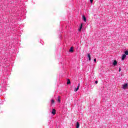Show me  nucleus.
Wrapping results in <instances>:
<instances>
[{
    "label": "nucleus",
    "instance_id": "f257e3e1",
    "mask_svg": "<svg viewBox=\"0 0 128 128\" xmlns=\"http://www.w3.org/2000/svg\"><path fill=\"white\" fill-rule=\"evenodd\" d=\"M80 84L79 83V84H78V86H77V88H74V92H78V90H80Z\"/></svg>",
    "mask_w": 128,
    "mask_h": 128
},
{
    "label": "nucleus",
    "instance_id": "f03ea898",
    "mask_svg": "<svg viewBox=\"0 0 128 128\" xmlns=\"http://www.w3.org/2000/svg\"><path fill=\"white\" fill-rule=\"evenodd\" d=\"M126 88H128V84H126L122 85V88H124V90H126Z\"/></svg>",
    "mask_w": 128,
    "mask_h": 128
},
{
    "label": "nucleus",
    "instance_id": "7ed1b4c3",
    "mask_svg": "<svg viewBox=\"0 0 128 128\" xmlns=\"http://www.w3.org/2000/svg\"><path fill=\"white\" fill-rule=\"evenodd\" d=\"M126 58V54H123L122 58V60H124Z\"/></svg>",
    "mask_w": 128,
    "mask_h": 128
},
{
    "label": "nucleus",
    "instance_id": "20e7f679",
    "mask_svg": "<svg viewBox=\"0 0 128 128\" xmlns=\"http://www.w3.org/2000/svg\"><path fill=\"white\" fill-rule=\"evenodd\" d=\"M70 52H74V47H71L69 50Z\"/></svg>",
    "mask_w": 128,
    "mask_h": 128
},
{
    "label": "nucleus",
    "instance_id": "39448f33",
    "mask_svg": "<svg viewBox=\"0 0 128 128\" xmlns=\"http://www.w3.org/2000/svg\"><path fill=\"white\" fill-rule=\"evenodd\" d=\"M118 64V62L116 61V60H114L113 62V66H116Z\"/></svg>",
    "mask_w": 128,
    "mask_h": 128
},
{
    "label": "nucleus",
    "instance_id": "423d86ee",
    "mask_svg": "<svg viewBox=\"0 0 128 128\" xmlns=\"http://www.w3.org/2000/svg\"><path fill=\"white\" fill-rule=\"evenodd\" d=\"M82 20H84L85 22H86V16H82Z\"/></svg>",
    "mask_w": 128,
    "mask_h": 128
},
{
    "label": "nucleus",
    "instance_id": "0eeeda50",
    "mask_svg": "<svg viewBox=\"0 0 128 128\" xmlns=\"http://www.w3.org/2000/svg\"><path fill=\"white\" fill-rule=\"evenodd\" d=\"M52 114H56V110L55 109H52Z\"/></svg>",
    "mask_w": 128,
    "mask_h": 128
},
{
    "label": "nucleus",
    "instance_id": "6e6552de",
    "mask_svg": "<svg viewBox=\"0 0 128 128\" xmlns=\"http://www.w3.org/2000/svg\"><path fill=\"white\" fill-rule=\"evenodd\" d=\"M57 101L58 102H60V96H58Z\"/></svg>",
    "mask_w": 128,
    "mask_h": 128
},
{
    "label": "nucleus",
    "instance_id": "1a4fd4ad",
    "mask_svg": "<svg viewBox=\"0 0 128 128\" xmlns=\"http://www.w3.org/2000/svg\"><path fill=\"white\" fill-rule=\"evenodd\" d=\"M88 58H89V60H92V58H90V54H88Z\"/></svg>",
    "mask_w": 128,
    "mask_h": 128
},
{
    "label": "nucleus",
    "instance_id": "9d476101",
    "mask_svg": "<svg viewBox=\"0 0 128 128\" xmlns=\"http://www.w3.org/2000/svg\"><path fill=\"white\" fill-rule=\"evenodd\" d=\"M82 24H81L80 28L78 29L79 32H80V30H82Z\"/></svg>",
    "mask_w": 128,
    "mask_h": 128
},
{
    "label": "nucleus",
    "instance_id": "9b49d317",
    "mask_svg": "<svg viewBox=\"0 0 128 128\" xmlns=\"http://www.w3.org/2000/svg\"><path fill=\"white\" fill-rule=\"evenodd\" d=\"M70 84V79L67 80V84Z\"/></svg>",
    "mask_w": 128,
    "mask_h": 128
},
{
    "label": "nucleus",
    "instance_id": "f8f14e48",
    "mask_svg": "<svg viewBox=\"0 0 128 128\" xmlns=\"http://www.w3.org/2000/svg\"><path fill=\"white\" fill-rule=\"evenodd\" d=\"M80 128V123L78 122H77L76 128Z\"/></svg>",
    "mask_w": 128,
    "mask_h": 128
},
{
    "label": "nucleus",
    "instance_id": "ddd939ff",
    "mask_svg": "<svg viewBox=\"0 0 128 128\" xmlns=\"http://www.w3.org/2000/svg\"><path fill=\"white\" fill-rule=\"evenodd\" d=\"M126 56H128V50H126L124 52Z\"/></svg>",
    "mask_w": 128,
    "mask_h": 128
},
{
    "label": "nucleus",
    "instance_id": "4468645a",
    "mask_svg": "<svg viewBox=\"0 0 128 128\" xmlns=\"http://www.w3.org/2000/svg\"><path fill=\"white\" fill-rule=\"evenodd\" d=\"M51 102H52V104H54V100H51Z\"/></svg>",
    "mask_w": 128,
    "mask_h": 128
},
{
    "label": "nucleus",
    "instance_id": "2eb2a0df",
    "mask_svg": "<svg viewBox=\"0 0 128 128\" xmlns=\"http://www.w3.org/2000/svg\"><path fill=\"white\" fill-rule=\"evenodd\" d=\"M94 62H96V58L94 59Z\"/></svg>",
    "mask_w": 128,
    "mask_h": 128
},
{
    "label": "nucleus",
    "instance_id": "dca6fc26",
    "mask_svg": "<svg viewBox=\"0 0 128 128\" xmlns=\"http://www.w3.org/2000/svg\"><path fill=\"white\" fill-rule=\"evenodd\" d=\"M90 2H94V0H90Z\"/></svg>",
    "mask_w": 128,
    "mask_h": 128
},
{
    "label": "nucleus",
    "instance_id": "f3484780",
    "mask_svg": "<svg viewBox=\"0 0 128 128\" xmlns=\"http://www.w3.org/2000/svg\"><path fill=\"white\" fill-rule=\"evenodd\" d=\"M122 70V69L120 68H119V72H120Z\"/></svg>",
    "mask_w": 128,
    "mask_h": 128
},
{
    "label": "nucleus",
    "instance_id": "a211bd4d",
    "mask_svg": "<svg viewBox=\"0 0 128 128\" xmlns=\"http://www.w3.org/2000/svg\"><path fill=\"white\" fill-rule=\"evenodd\" d=\"M98 81H96V82H95V84H98Z\"/></svg>",
    "mask_w": 128,
    "mask_h": 128
}]
</instances>
